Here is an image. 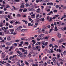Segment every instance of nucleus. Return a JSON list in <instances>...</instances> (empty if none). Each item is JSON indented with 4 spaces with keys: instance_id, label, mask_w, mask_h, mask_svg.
I'll use <instances>...</instances> for the list:
<instances>
[{
    "instance_id": "nucleus-5",
    "label": "nucleus",
    "mask_w": 66,
    "mask_h": 66,
    "mask_svg": "<svg viewBox=\"0 0 66 66\" xmlns=\"http://www.w3.org/2000/svg\"><path fill=\"white\" fill-rule=\"evenodd\" d=\"M12 38V36H8L7 38V40H10Z\"/></svg>"
},
{
    "instance_id": "nucleus-48",
    "label": "nucleus",
    "mask_w": 66,
    "mask_h": 66,
    "mask_svg": "<svg viewBox=\"0 0 66 66\" xmlns=\"http://www.w3.org/2000/svg\"><path fill=\"white\" fill-rule=\"evenodd\" d=\"M60 57V55H57V59H58Z\"/></svg>"
},
{
    "instance_id": "nucleus-43",
    "label": "nucleus",
    "mask_w": 66,
    "mask_h": 66,
    "mask_svg": "<svg viewBox=\"0 0 66 66\" xmlns=\"http://www.w3.org/2000/svg\"><path fill=\"white\" fill-rule=\"evenodd\" d=\"M23 10V9H20L19 10V11H20V12H22Z\"/></svg>"
},
{
    "instance_id": "nucleus-53",
    "label": "nucleus",
    "mask_w": 66,
    "mask_h": 66,
    "mask_svg": "<svg viewBox=\"0 0 66 66\" xmlns=\"http://www.w3.org/2000/svg\"><path fill=\"white\" fill-rule=\"evenodd\" d=\"M21 40H24V38L23 37L22 38H21Z\"/></svg>"
},
{
    "instance_id": "nucleus-14",
    "label": "nucleus",
    "mask_w": 66,
    "mask_h": 66,
    "mask_svg": "<svg viewBox=\"0 0 66 66\" xmlns=\"http://www.w3.org/2000/svg\"><path fill=\"white\" fill-rule=\"evenodd\" d=\"M43 1L44 2H49V0H44Z\"/></svg>"
},
{
    "instance_id": "nucleus-40",
    "label": "nucleus",
    "mask_w": 66,
    "mask_h": 66,
    "mask_svg": "<svg viewBox=\"0 0 66 66\" xmlns=\"http://www.w3.org/2000/svg\"><path fill=\"white\" fill-rule=\"evenodd\" d=\"M52 30H53L52 29H51L50 31L48 32V33H50V32H51V31H52Z\"/></svg>"
},
{
    "instance_id": "nucleus-22",
    "label": "nucleus",
    "mask_w": 66,
    "mask_h": 66,
    "mask_svg": "<svg viewBox=\"0 0 66 66\" xmlns=\"http://www.w3.org/2000/svg\"><path fill=\"white\" fill-rule=\"evenodd\" d=\"M42 32V30H41V29H40L39 30L38 32V33H40Z\"/></svg>"
},
{
    "instance_id": "nucleus-29",
    "label": "nucleus",
    "mask_w": 66,
    "mask_h": 66,
    "mask_svg": "<svg viewBox=\"0 0 66 66\" xmlns=\"http://www.w3.org/2000/svg\"><path fill=\"white\" fill-rule=\"evenodd\" d=\"M65 24L64 23H63L61 24V26H64Z\"/></svg>"
},
{
    "instance_id": "nucleus-17",
    "label": "nucleus",
    "mask_w": 66,
    "mask_h": 66,
    "mask_svg": "<svg viewBox=\"0 0 66 66\" xmlns=\"http://www.w3.org/2000/svg\"><path fill=\"white\" fill-rule=\"evenodd\" d=\"M6 8H9V7H10V5H6Z\"/></svg>"
},
{
    "instance_id": "nucleus-54",
    "label": "nucleus",
    "mask_w": 66,
    "mask_h": 66,
    "mask_svg": "<svg viewBox=\"0 0 66 66\" xmlns=\"http://www.w3.org/2000/svg\"><path fill=\"white\" fill-rule=\"evenodd\" d=\"M29 61H30V62H33V60L31 59V60H29Z\"/></svg>"
},
{
    "instance_id": "nucleus-41",
    "label": "nucleus",
    "mask_w": 66,
    "mask_h": 66,
    "mask_svg": "<svg viewBox=\"0 0 66 66\" xmlns=\"http://www.w3.org/2000/svg\"><path fill=\"white\" fill-rule=\"evenodd\" d=\"M25 64H26L27 65H29V63L26 62L25 63Z\"/></svg>"
},
{
    "instance_id": "nucleus-2",
    "label": "nucleus",
    "mask_w": 66,
    "mask_h": 66,
    "mask_svg": "<svg viewBox=\"0 0 66 66\" xmlns=\"http://www.w3.org/2000/svg\"><path fill=\"white\" fill-rule=\"evenodd\" d=\"M17 53H18L19 56L20 57H22V54L19 51H18L17 52Z\"/></svg>"
},
{
    "instance_id": "nucleus-33",
    "label": "nucleus",
    "mask_w": 66,
    "mask_h": 66,
    "mask_svg": "<svg viewBox=\"0 0 66 66\" xmlns=\"http://www.w3.org/2000/svg\"><path fill=\"white\" fill-rule=\"evenodd\" d=\"M15 2H20V0H15Z\"/></svg>"
},
{
    "instance_id": "nucleus-27",
    "label": "nucleus",
    "mask_w": 66,
    "mask_h": 66,
    "mask_svg": "<svg viewBox=\"0 0 66 66\" xmlns=\"http://www.w3.org/2000/svg\"><path fill=\"white\" fill-rule=\"evenodd\" d=\"M36 22H39V20H38V19H36Z\"/></svg>"
},
{
    "instance_id": "nucleus-23",
    "label": "nucleus",
    "mask_w": 66,
    "mask_h": 66,
    "mask_svg": "<svg viewBox=\"0 0 66 66\" xmlns=\"http://www.w3.org/2000/svg\"><path fill=\"white\" fill-rule=\"evenodd\" d=\"M6 45L7 46H9V45H11V43H10L7 42L6 43Z\"/></svg>"
},
{
    "instance_id": "nucleus-25",
    "label": "nucleus",
    "mask_w": 66,
    "mask_h": 66,
    "mask_svg": "<svg viewBox=\"0 0 66 66\" xmlns=\"http://www.w3.org/2000/svg\"><path fill=\"white\" fill-rule=\"evenodd\" d=\"M40 21H44L45 20V19L44 18H41L40 19Z\"/></svg>"
},
{
    "instance_id": "nucleus-44",
    "label": "nucleus",
    "mask_w": 66,
    "mask_h": 66,
    "mask_svg": "<svg viewBox=\"0 0 66 66\" xmlns=\"http://www.w3.org/2000/svg\"><path fill=\"white\" fill-rule=\"evenodd\" d=\"M16 64L17 65H19V66H20V65L19 62H17Z\"/></svg>"
},
{
    "instance_id": "nucleus-38",
    "label": "nucleus",
    "mask_w": 66,
    "mask_h": 66,
    "mask_svg": "<svg viewBox=\"0 0 66 66\" xmlns=\"http://www.w3.org/2000/svg\"><path fill=\"white\" fill-rule=\"evenodd\" d=\"M65 9H66V6H64L63 8V10H65Z\"/></svg>"
},
{
    "instance_id": "nucleus-49",
    "label": "nucleus",
    "mask_w": 66,
    "mask_h": 66,
    "mask_svg": "<svg viewBox=\"0 0 66 66\" xmlns=\"http://www.w3.org/2000/svg\"><path fill=\"white\" fill-rule=\"evenodd\" d=\"M47 63L48 64H50V61H47Z\"/></svg>"
},
{
    "instance_id": "nucleus-42",
    "label": "nucleus",
    "mask_w": 66,
    "mask_h": 66,
    "mask_svg": "<svg viewBox=\"0 0 66 66\" xmlns=\"http://www.w3.org/2000/svg\"><path fill=\"white\" fill-rule=\"evenodd\" d=\"M50 5H53V3H50Z\"/></svg>"
},
{
    "instance_id": "nucleus-57",
    "label": "nucleus",
    "mask_w": 66,
    "mask_h": 66,
    "mask_svg": "<svg viewBox=\"0 0 66 66\" xmlns=\"http://www.w3.org/2000/svg\"><path fill=\"white\" fill-rule=\"evenodd\" d=\"M52 18L51 17L50 18V19L49 20L50 21H52Z\"/></svg>"
},
{
    "instance_id": "nucleus-61",
    "label": "nucleus",
    "mask_w": 66,
    "mask_h": 66,
    "mask_svg": "<svg viewBox=\"0 0 66 66\" xmlns=\"http://www.w3.org/2000/svg\"><path fill=\"white\" fill-rule=\"evenodd\" d=\"M34 50H36V48L35 47H34Z\"/></svg>"
},
{
    "instance_id": "nucleus-8",
    "label": "nucleus",
    "mask_w": 66,
    "mask_h": 66,
    "mask_svg": "<svg viewBox=\"0 0 66 66\" xmlns=\"http://www.w3.org/2000/svg\"><path fill=\"white\" fill-rule=\"evenodd\" d=\"M57 35L59 38H60L61 37V35L60 34H57Z\"/></svg>"
},
{
    "instance_id": "nucleus-31",
    "label": "nucleus",
    "mask_w": 66,
    "mask_h": 66,
    "mask_svg": "<svg viewBox=\"0 0 66 66\" xmlns=\"http://www.w3.org/2000/svg\"><path fill=\"white\" fill-rule=\"evenodd\" d=\"M9 27L10 28H13V27L12 26V25H11L9 26Z\"/></svg>"
},
{
    "instance_id": "nucleus-51",
    "label": "nucleus",
    "mask_w": 66,
    "mask_h": 66,
    "mask_svg": "<svg viewBox=\"0 0 66 66\" xmlns=\"http://www.w3.org/2000/svg\"><path fill=\"white\" fill-rule=\"evenodd\" d=\"M39 14H38L37 15H36V18H37V17H39Z\"/></svg>"
},
{
    "instance_id": "nucleus-7",
    "label": "nucleus",
    "mask_w": 66,
    "mask_h": 66,
    "mask_svg": "<svg viewBox=\"0 0 66 66\" xmlns=\"http://www.w3.org/2000/svg\"><path fill=\"white\" fill-rule=\"evenodd\" d=\"M22 28V27H21V26H20L18 28L16 29V30H17V31L20 30Z\"/></svg>"
},
{
    "instance_id": "nucleus-64",
    "label": "nucleus",
    "mask_w": 66,
    "mask_h": 66,
    "mask_svg": "<svg viewBox=\"0 0 66 66\" xmlns=\"http://www.w3.org/2000/svg\"><path fill=\"white\" fill-rule=\"evenodd\" d=\"M15 42H19V40H15Z\"/></svg>"
},
{
    "instance_id": "nucleus-60",
    "label": "nucleus",
    "mask_w": 66,
    "mask_h": 66,
    "mask_svg": "<svg viewBox=\"0 0 66 66\" xmlns=\"http://www.w3.org/2000/svg\"><path fill=\"white\" fill-rule=\"evenodd\" d=\"M37 43H38V45H40V42H38Z\"/></svg>"
},
{
    "instance_id": "nucleus-47",
    "label": "nucleus",
    "mask_w": 66,
    "mask_h": 66,
    "mask_svg": "<svg viewBox=\"0 0 66 66\" xmlns=\"http://www.w3.org/2000/svg\"><path fill=\"white\" fill-rule=\"evenodd\" d=\"M52 40L53 42H54V41H55V39H54V38H52Z\"/></svg>"
},
{
    "instance_id": "nucleus-13",
    "label": "nucleus",
    "mask_w": 66,
    "mask_h": 66,
    "mask_svg": "<svg viewBox=\"0 0 66 66\" xmlns=\"http://www.w3.org/2000/svg\"><path fill=\"white\" fill-rule=\"evenodd\" d=\"M53 62L54 63H55V64H57V61L56 60H53Z\"/></svg>"
},
{
    "instance_id": "nucleus-16",
    "label": "nucleus",
    "mask_w": 66,
    "mask_h": 66,
    "mask_svg": "<svg viewBox=\"0 0 66 66\" xmlns=\"http://www.w3.org/2000/svg\"><path fill=\"white\" fill-rule=\"evenodd\" d=\"M12 7H13L14 9V10H18V8L15 7V6H13Z\"/></svg>"
},
{
    "instance_id": "nucleus-20",
    "label": "nucleus",
    "mask_w": 66,
    "mask_h": 66,
    "mask_svg": "<svg viewBox=\"0 0 66 66\" xmlns=\"http://www.w3.org/2000/svg\"><path fill=\"white\" fill-rule=\"evenodd\" d=\"M57 27H56V26H55V29L56 31H57L58 30V29H57Z\"/></svg>"
},
{
    "instance_id": "nucleus-26",
    "label": "nucleus",
    "mask_w": 66,
    "mask_h": 66,
    "mask_svg": "<svg viewBox=\"0 0 66 66\" xmlns=\"http://www.w3.org/2000/svg\"><path fill=\"white\" fill-rule=\"evenodd\" d=\"M27 51L26 50H25L24 49H23L22 50V51L23 52H25V51Z\"/></svg>"
},
{
    "instance_id": "nucleus-45",
    "label": "nucleus",
    "mask_w": 66,
    "mask_h": 66,
    "mask_svg": "<svg viewBox=\"0 0 66 66\" xmlns=\"http://www.w3.org/2000/svg\"><path fill=\"white\" fill-rule=\"evenodd\" d=\"M11 32H14V29H11Z\"/></svg>"
},
{
    "instance_id": "nucleus-58",
    "label": "nucleus",
    "mask_w": 66,
    "mask_h": 66,
    "mask_svg": "<svg viewBox=\"0 0 66 66\" xmlns=\"http://www.w3.org/2000/svg\"><path fill=\"white\" fill-rule=\"evenodd\" d=\"M45 39H48V37H45Z\"/></svg>"
},
{
    "instance_id": "nucleus-32",
    "label": "nucleus",
    "mask_w": 66,
    "mask_h": 66,
    "mask_svg": "<svg viewBox=\"0 0 66 66\" xmlns=\"http://www.w3.org/2000/svg\"><path fill=\"white\" fill-rule=\"evenodd\" d=\"M53 11L54 13H56V12H57V10H54Z\"/></svg>"
},
{
    "instance_id": "nucleus-63",
    "label": "nucleus",
    "mask_w": 66,
    "mask_h": 66,
    "mask_svg": "<svg viewBox=\"0 0 66 66\" xmlns=\"http://www.w3.org/2000/svg\"><path fill=\"white\" fill-rule=\"evenodd\" d=\"M5 49H9V47L7 46V47H5Z\"/></svg>"
},
{
    "instance_id": "nucleus-62",
    "label": "nucleus",
    "mask_w": 66,
    "mask_h": 66,
    "mask_svg": "<svg viewBox=\"0 0 66 66\" xmlns=\"http://www.w3.org/2000/svg\"><path fill=\"white\" fill-rule=\"evenodd\" d=\"M57 66H60V63H57Z\"/></svg>"
},
{
    "instance_id": "nucleus-59",
    "label": "nucleus",
    "mask_w": 66,
    "mask_h": 66,
    "mask_svg": "<svg viewBox=\"0 0 66 66\" xmlns=\"http://www.w3.org/2000/svg\"><path fill=\"white\" fill-rule=\"evenodd\" d=\"M2 47H5V45H2Z\"/></svg>"
},
{
    "instance_id": "nucleus-12",
    "label": "nucleus",
    "mask_w": 66,
    "mask_h": 66,
    "mask_svg": "<svg viewBox=\"0 0 66 66\" xmlns=\"http://www.w3.org/2000/svg\"><path fill=\"white\" fill-rule=\"evenodd\" d=\"M44 36V34H41V35H39V37H42Z\"/></svg>"
},
{
    "instance_id": "nucleus-46",
    "label": "nucleus",
    "mask_w": 66,
    "mask_h": 66,
    "mask_svg": "<svg viewBox=\"0 0 66 66\" xmlns=\"http://www.w3.org/2000/svg\"><path fill=\"white\" fill-rule=\"evenodd\" d=\"M25 44H26V45H29V43H28V42H25Z\"/></svg>"
},
{
    "instance_id": "nucleus-39",
    "label": "nucleus",
    "mask_w": 66,
    "mask_h": 66,
    "mask_svg": "<svg viewBox=\"0 0 66 66\" xmlns=\"http://www.w3.org/2000/svg\"><path fill=\"white\" fill-rule=\"evenodd\" d=\"M25 5H26L27 7H28V6H29V4H28V3H26L25 4Z\"/></svg>"
},
{
    "instance_id": "nucleus-9",
    "label": "nucleus",
    "mask_w": 66,
    "mask_h": 66,
    "mask_svg": "<svg viewBox=\"0 0 66 66\" xmlns=\"http://www.w3.org/2000/svg\"><path fill=\"white\" fill-rule=\"evenodd\" d=\"M22 21H23V22H25V24H28V21H26L24 20H22Z\"/></svg>"
},
{
    "instance_id": "nucleus-50",
    "label": "nucleus",
    "mask_w": 66,
    "mask_h": 66,
    "mask_svg": "<svg viewBox=\"0 0 66 66\" xmlns=\"http://www.w3.org/2000/svg\"><path fill=\"white\" fill-rule=\"evenodd\" d=\"M47 27L48 28V29H50V25H48L47 26Z\"/></svg>"
},
{
    "instance_id": "nucleus-55",
    "label": "nucleus",
    "mask_w": 66,
    "mask_h": 66,
    "mask_svg": "<svg viewBox=\"0 0 66 66\" xmlns=\"http://www.w3.org/2000/svg\"><path fill=\"white\" fill-rule=\"evenodd\" d=\"M54 47H55V48H58L59 47H58V46L56 45L54 46Z\"/></svg>"
},
{
    "instance_id": "nucleus-10",
    "label": "nucleus",
    "mask_w": 66,
    "mask_h": 66,
    "mask_svg": "<svg viewBox=\"0 0 66 66\" xmlns=\"http://www.w3.org/2000/svg\"><path fill=\"white\" fill-rule=\"evenodd\" d=\"M28 26H30V27H31V26H33V24H31L30 23H29L28 24Z\"/></svg>"
},
{
    "instance_id": "nucleus-34",
    "label": "nucleus",
    "mask_w": 66,
    "mask_h": 66,
    "mask_svg": "<svg viewBox=\"0 0 66 66\" xmlns=\"http://www.w3.org/2000/svg\"><path fill=\"white\" fill-rule=\"evenodd\" d=\"M56 9H58V8H59V5H56L55 6Z\"/></svg>"
},
{
    "instance_id": "nucleus-21",
    "label": "nucleus",
    "mask_w": 66,
    "mask_h": 66,
    "mask_svg": "<svg viewBox=\"0 0 66 66\" xmlns=\"http://www.w3.org/2000/svg\"><path fill=\"white\" fill-rule=\"evenodd\" d=\"M5 65L6 66H10V64L8 63H7L6 64H5Z\"/></svg>"
},
{
    "instance_id": "nucleus-19",
    "label": "nucleus",
    "mask_w": 66,
    "mask_h": 66,
    "mask_svg": "<svg viewBox=\"0 0 66 66\" xmlns=\"http://www.w3.org/2000/svg\"><path fill=\"white\" fill-rule=\"evenodd\" d=\"M32 42H33V43L34 44H35V43H36V42L35 41V40H32Z\"/></svg>"
},
{
    "instance_id": "nucleus-15",
    "label": "nucleus",
    "mask_w": 66,
    "mask_h": 66,
    "mask_svg": "<svg viewBox=\"0 0 66 66\" xmlns=\"http://www.w3.org/2000/svg\"><path fill=\"white\" fill-rule=\"evenodd\" d=\"M32 56V55L30 54H29L28 55V57L30 58V57H31Z\"/></svg>"
},
{
    "instance_id": "nucleus-35",
    "label": "nucleus",
    "mask_w": 66,
    "mask_h": 66,
    "mask_svg": "<svg viewBox=\"0 0 66 66\" xmlns=\"http://www.w3.org/2000/svg\"><path fill=\"white\" fill-rule=\"evenodd\" d=\"M63 54L64 55H66V51H64L63 52Z\"/></svg>"
},
{
    "instance_id": "nucleus-4",
    "label": "nucleus",
    "mask_w": 66,
    "mask_h": 66,
    "mask_svg": "<svg viewBox=\"0 0 66 66\" xmlns=\"http://www.w3.org/2000/svg\"><path fill=\"white\" fill-rule=\"evenodd\" d=\"M24 3H22L21 5L20 6V7L21 9H23L24 7Z\"/></svg>"
},
{
    "instance_id": "nucleus-11",
    "label": "nucleus",
    "mask_w": 66,
    "mask_h": 66,
    "mask_svg": "<svg viewBox=\"0 0 66 66\" xmlns=\"http://www.w3.org/2000/svg\"><path fill=\"white\" fill-rule=\"evenodd\" d=\"M37 11H36L37 13H40V11H40V8H38L37 9Z\"/></svg>"
},
{
    "instance_id": "nucleus-3",
    "label": "nucleus",
    "mask_w": 66,
    "mask_h": 66,
    "mask_svg": "<svg viewBox=\"0 0 66 66\" xmlns=\"http://www.w3.org/2000/svg\"><path fill=\"white\" fill-rule=\"evenodd\" d=\"M2 53L3 54V55L2 56V58L3 59V58H4L5 56V53L4 52H3Z\"/></svg>"
},
{
    "instance_id": "nucleus-36",
    "label": "nucleus",
    "mask_w": 66,
    "mask_h": 66,
    "mask_svg": "<svg viewBox=\"0 0 66 66\" xmlns=\"http://www.w3.org/2000/svg\"><path fill=\"white\" fill-rule=\"evenodd\" d=\"M13 45L15 46H17V43H14L13 44Z\"/></svg>"
},
{
    "instance_id": "nucleus-28",
    "label": "nucleus",
    "mask_w": 66,
    "mask_h": 66,
    "mask_svg": "<svg viewBox=\"0 0 66 66\" xmlns=\"http://www.w3.org/2000/svg\"><path fill=\"white\" fill-rule=\"evenodd\" d=\"M17 15L18 17H21V15L20 14H17Z\"/></svg>"
},
{
    "instance_id": "nucleus-56",
    "label": "nucleus",
    "mask_w": 66,
    "mask_h": 66,
    "mask_svg": "<svg viewBox=\"0 0 66 66\" xmlns=\"http://www.w3.org/2000/svg\"><path fill=\"white\" fill-rule=\"evenodd\" d=\"M59 16V15L58 14H57L56 15H55V16L56 17H58Z\"/></svg>"
},
{
    "instance_id": "nucleus-37",
    "label": "nucleus",
    "mask_w": 66,
    "mask_h": 66,
    "mask_svg": "<svg viewBox=\"0 0 66 66\" xmlns=\"http://www.w3.org/2000/svg\"><path fill=\"white\" fill-rule=\"evenodd\" d=\"M23 54L24 55L27 54V51H26Z\"/></svg>"
},
{
    "instance_id": "nucleus-6",
    "label": "nucleus",
    "mask_w": 66,
    "mask_h": 66,
    "mask_svg": "<svg viewBox=\"0 0 66 66\" xmlns=\"http://www.w3.org/2000/svg\"><path fill=\"white\" fill-rule=\"evenodd\" d=\"M32 11H34V9L32 8H29L28 9V10L29 11H32Z\"/></svg>"
},
{
    "instance_id": "nucleus-18",
    "label": "nucleus",
    "mask_w": 66,
    "mask_h": 66,
    "mask_svg": "<svg viewBox=\"0 0 66 66\" xmlns=\"http://www.w3.org/2000/svg\"><path fill=\"white\" fill-rule=\"evenodd\" d=\"M27 9H24V10L23 11V12H27Z\"/></svg>"
},
{
    "instance_id": "nucleus-52",
    "label": "nucleus",
    "mask_w": 66,
    "mask_h": 66,
    "mask_svg": "<svg viewBox=\"0 0 66 66\" xmlns=\"http://www.w3.org/2000/svg\"><path fill=\"white\" fill-rule=\"evenodd\" d=\"M13 52H11L10 53V55H12V54H13Z\"/></svg>"
},
{
    "instance_id": "nucleus-30",
    "label": "nucleus",
    "mask_w": 66,
    "mask_h": 66,
    "mask_svg": "<svg viewBox=\"0 0 66 66\" xmlns=\"http://www.w3.org/2000/svg\"><path fill=\"white\" fill-rule=\"evenodd\" d=\"M42 31H43V33H45V29H42Z\"/></svg>"
},
{
    "instance_id": "nucleus-1",
    "label": "nucleus",
    "mask_w": 66,
    "mask_h": 66,
    "mask_svg": "<svg viewBox=\"0 0 66 66\" xmlns=\"http://www.w3.org/2000/svg\"><path fill=\"white\" fill-rule=\"evenodd\" d=\"M48 44V42H45L44 41H43L41 43V44L43 45L44 46H47V44Z\"/></svg>"
},
{
    "instance_id": "nucleus-24",
    "label": "nucleus",
    "mask_w": 66,
    "mask_h": 66,
    "mask_svg": "<svg viewBox=\"0 0 66 66\" xmlns=\"http://www.w3.org/2000/svg\"><path fill=\"white\" fill-rule=\"evenodd\" d=\"M2 24H3V23H0V27H2L3 26V25H2Z\"/></svg>"
}]
</instances>
